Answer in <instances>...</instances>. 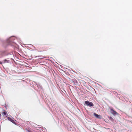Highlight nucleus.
Instances as JSON below:
<instances>
[{"instance_id":"obj_9","label":"nucleus","mask_w":132,"mask_h":132,"mask_svg":"<svg viewBox=\"0 0 132 132\" xmlns=\"http://www.w3.org/2000/svg\"><path fill=\"white\" fill-rule=\"evenodd\" d=\"M10 62L9 61L7 60H4V63H9V62Z\"/></svg>"},{"instance_id":"obj_1","label":"nucleus","mask_w":132,"mask_h":132,"mask_svg":"<svg viewBox=\"0 0 132 132\" xmlns=\"http://www.w3.org/2000/svg\"><path fill=\"white\" fill-rule=\"evenodd\" d=\"M11 37L9 38L7 40V43L9 45L13 46H14L17 47V45L15 43L11 41Z\"/></svg>"},{"instance_id":"obj_8","label":"nucleus","mask_w":132,"mask_h":132,"mask_svg":"<svg viewBox=\"0 0 132 132\" xmlns=\"http://www.w3.org/2000/svg\"><path fill=\"white\" fill-rule=\"evenodd\" d=\"M71 80L74 82H76L77 81V80L74 78L71 79Z\"/></svg>"},{"instance_id":"obj_11","label":"nucleus","mask_w":132,"mask_h":132,"mask_svg":"<svg viewBox=\"0 0 132 132\" xmlns=\"http://www.w3.org/2000/svg\"><path fill=\"white\" fill-rule=\"evenodd\" d=\"M1 62H0V64H1Z\"/></svg>"},{"instance_id":"obj_3","label":"nucleus","mask_w":132,"mask_h":132,"mask_svg":"<svg viewBox=\"0 0 132 132\" xmlns=\"http://www.w3.org/2000/svg\"><path fill=\"white\" fill-rule=\"evenodd\" d=\"M111 112L113 115H117L118 113L116 111H114L112 109H111L110 110Z\"/></svg>"},{"instance_id":"obj_5","label":"nucleus","mask_w":132,"mask_h":132,"mask_svg":"<svg viewBox=\"0 0 132 132\" xmlns=\"http://www.w3.org/2000/svg\"><path fill=\"white\" fill-rule=\"evenodd\" d=\"M7 119L11 121L13 123L14 122V120L10 118L9 117H8L7 118Z\"/></svg>"},{"instance_id":"obj_10","label":"nucleus","mask_w":132,"mask_h":132,"mask_svg":"<svg viewBox=\"0 0 132 132\" xmlns=\"http://www.w3.org/2000/svg\"><path fill=\"white\" fill-rule=\"evenodd\" d=\"M1 114H0V118H1Z\"/></svg>"},{"instance_id":"obj_2","label":"nucleus","mask_w":132,"mask_h":132,"mask_svg":"<svg viewBox=\"0 0 132 132\" xmlns=\"http://www.w3.org/2000/svg\"><path fill=\"white\" fill-rule=\"evenodd\" d=\"M84 105L89 107H93L94 106V104L92 102L87 101H86L85 102Z\"/></svg>"},{"instance_id":"obj_6","label":"nucleus","mask_w":132,"mask_h":132,"mask_svg":"<svg viewBox=\"0 0 132 132\" xmlns=\"http://www.w3.org/2000/svg\"><path fill=\"white\" fill-rule=\"evenodd\" d=\"M6 112L5 111H4L2 112V114L3 116H5L6 115Z\"/></svg>"},{"instance_id":"obj_7","label":"nucleus","mask_w":132,"mask_h":132,"mask_svg":"<svg viewBox=\"0 0 132 132\" xmlns=\"http://www.w3.org/2000/svg\"><path fill=\"white\" fill-rule=\"evenodd\" d=\"M109 120H111V121L112 122L113 121V119L111 117H110L109 118Z\"/></svg>"},{"instance_id":"obj_4","label":"nucleus","mask_w":132,"mask_h":132,"mask_svg":"<svg viewBox=\"0 0 132 132\" xmlns=\"http://www.w3.org/2000/svg\"><path fill=\"white\" fill-rule=\"evenodd\" d=\"M94 116L97 118L101 119V116L98 115L97 114L95 113L94 114Z\"/></svg>"}]
</instances>
